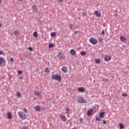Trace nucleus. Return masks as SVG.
<instances>
[{"label": "nucleus", "mask_w": 129, "mask_h": 129, "mask_svg": "<svg viewBox=\"0 0 129 129\" xmlns=\"http://www.w3.org/2000/svg\"><path fill=\"white\" fill-rule=\"evenodd\" d=\"M52 78L53 80H56L58 82H61V79H62V77L59 75H52Z\"/></svg>", "instance_id": "1"}, {"label": "nucleus", "mask_w": 129, "mask_h": 129, "mask_svg": "<svg viewBox=\"0 0 129 129\" xmlns=\"http://www.w3.org/2000/svg\"><path fill=\"white\" fill-rule=\"evenodd\" d=\"M89 42L91 43V44H92L93 45H96L97 43H98V41H97V39L91 37L89 39Z\"/></svg>", "instance_id": "2"}, {"label": "nucleus", "mask_w": 129, "mask_h": 129, "mask_svg": "<svg viewBox=\"0 0 129 129\" xmlns=\"http://www.w3.org/2000/svg\"><path fill=\"white\" fill-rule=\"evenodd\" d=\"M18 114L20 118H22V119L26 118V114L24 112H18Z\"/></svg>", "instance_id": "3"}, {"label": "nucleus", "mask_w": 129, "mask_h": 129, "mask_svg": "<svg viewBox=\"0 0 129 129\" xmlns=\"http://www.w3.org/2000/svg\"><path fill=\"white\" fill-rule=\"evenodd\" d=\"M77 100L78 102H79V103H84V102H85V100L84 99L83 97H78Z\"/></svg>", "instance_id": "4"}, {"label": "nucleus", "mask_w": 129, "mask_h": 129, "mask_svg": "<svg viewBox=\"0 0 129 129\" xmlns=\"http://www.w3.org/2000/svg\"><path fill=\"white\" fill-rule=\"evenodd\" d=\"M59 116L62 121L65 122V121H66V120H67V118L66 117V116L65 115H62V114H60Z\"/></svg>", "instance_id": "5"}, {"label": "nucleus", "mask_w": 129, "mask_h": 129, "mask_svg": "<svg viewBox=\"0 0 129 129\" xmlns=\"http://www.w3.org/2000/svg\"><path fill=\"white\" fill-rule=\"evenodd\" d=\"M61 71L63 73H67V72H68V68H67V67L63 66L61 68Z\"/></svg>", "instance_id": "6"}, {"label": "nucleus", "mask_w": 129, "mask_h": 129, "mask_svg": "<svg viewBox=\"0 0 129 129\" xmlns=\"http://www.w3.org/2000/svg\"><path fill=\"white\" fill-rule=\"evenodd\" d=\"M93 113V109H89L87 112V114L88 116H90L91 114Z\"/></svg>", "instance_id": "7"}, {"label": "nucleus", "mask_w": 129, "mask_h": 129, "mask_svg": "<svg viewBox=\"0 0 129 129\" xmlns=\"http://www.w3.org/2000/svg\"><path fill=\"white\" fill-rule=\"evenodd\" d=\"M94 14L96 17H98V18H100V17H101V13L98 11H95Z\"/></svg>", "instance_id": "8"}, {"label": "nucleus", "mask_w": 129, "mask_h": 129, "mask_svg": "<svg viewBox=\"0 0 129 129\" xmlns=\"http://www.w3.org/2000/svg\"><path fill=\"white\" fill-rule=\"evenodd\" d=\"M33 108L35 111H40L41 110V107L39 105L34 106Z\"/></svg>", "instance_id": "9"}, {"label": "nucleus", "mask_w": 129, "mask_h": 129, "mask_svg": "<svg viewBox=\"0 0 129 129\" xmlns=\"http://www.w3.org/2000/svg\"><path fill=\"white\" fill-rule=\"evenodd\" d=\"M57 56L58 58H59V59H62V58H63V56H64V54L62 52H59L58 53Z\"/></svg>", "instance_id": "10"}, {"label": "nucleus", "mask_w": 129, "mask_h": 129, "mask_svg": "<svg viewBox=\"0 0 129 129\" xmlns=\"http://www.w3.org/2000/svg\"><path fill=\"white\" fill-rule=\"evenodd\" d=\"M111 59V57L108 55H106L104 58L105 61H106L107 62V61H109Z\"/></svg>", "instance_id": "11"}, {"label": "nucleus", "mask_w": 129, "mask_h": 129, "mask_svg": "<svg viewBox=\"0 0 129 129\" xmlns=\"http://www.w3.org/2000/svg\"><path fill=\"white\" fill-rule=\"evenodd\" d=\"M7 116L9 119H12V118H13V116H12V113L10 112L8 113Z\"/></svg>", "instance_id": "12"}, {"label": "nucleus", "mask_w": 129, "mask_h": 129, "mask_svg": "<svg viewBox=\"0 0 129 129\" xmlns=\"http://www.w3.org/2000/svg\"><path fill=\"white\" fill-rule=\"evenodd\" d=\"M78 91H79V92H84L85 89L83 87H80L78 88Z\"/></svg>", "instance_id": "13"}, {"label": "nucleus", "mask_w": 129, "mask_h": 129, "mask_svg": "<svg viewBox=\"0 0 129 129\" xmlns=\"http://www.w3.org/2000/svg\"><path fill=\"white\" fill-rule=\"evenodd\" d=\"M120 40L122 42H124V41H126V38H125L124 36H120Z\"/></svg>", "instance_id": "14"}, {"label": "nucleus", "mask_w": 129, "mask_h": 129, "mask_svg": "<svg viewBox=\"0 0 129 129\" xmlns=\"http://www.w3.org/2000/svg\"><path fill=\"white\" fill-rule=\"evenodd\" d=\"M32 8L33 9L35 13H37V12H38V8L36 6V5H33Z\"/></svg>", "instance_id": "15"}, {"label": "nucleus", "mask_w": 129, "mask_h": 129, "mask_svg": "<svg viewBox=\"0 0 129 129\" xmlns=\"http://www.w3.org/2000/svg\"><path fill=\"white\" fill-rule=\"evenodd\" d=\"M34 94V95H37V96H40V95H41V93L38 91H35Z\"/></svg>", "instance_id": "16"}, {"label": "nucleus", "mask_w": 129, "mask_h": 129, "mask_svg": "<svg viewBox=\"0 0 129 129\" xmlns=\"http://www.w3.org/2000/svg\"><path fill=\"white\" fill-rule=\"evenodd\" d=\"M70 53L71 54H72V55H76V51L74 49H71L70 50Z\"/></svg>", "instance_id": "17"}, {"label": "nucleus", "mask_w": 129, "mask_h": 129, "mask_svg": "<svg viewBox=\"0 0 129 129\" xmlns=\"http://www.w3.org/2000/svg\"><path fill=\"white\" fill-rule=\"evenodd\" d=\"M105 114V112H102L100 113L99 114V116L100 117V118H103V117H104V114Z\"/></svg>", "instance_id": "18"}, {"label": "nucleus", "mask_w": 129, "mask_h": 129, "mask_svg": "<svg viewBox=\"0 0 129 129\" xmlns=\"http://www.w3.org/2000/svg\"><path fill=\"white\" fill-rule=\"evenodd\" d=\"M4 61H5V59H4V57H0V66L4 63Z\"/></svg>", "instance_id": "19"}, {"label": "nucleus", "mask_w": 129, "mask_h": 129, "mask_svg": "<svg viewBox=\"0 0 129 129\" xmlns=\"http://www.w3.org/2000/svg\"><path fill=\"white\" fill-rule=\"evenodd\" d=\"M14 34L15 36H19L20 32H19V31H15Z\"/></svg>", "instance_id": "20"}, {"label": "nucleus", "mask_w": 129, "mask_h": 129, "mask_svg": "<svg viewBox=\"0 0 129 129\" xmlns=\"http://www.w3.org/2000/svg\"><path fill=\"white\" fill-rule=\"evenodd\" d=\"M56 35H57V33L56 32H52L51 33V37H56Z\"/></svg>", "instance_id": "21"}, {"label": "nucleus", "mask_w": 129, "mask_h": 129, "mask_svg": "<svg viewBox=\"0 0 129 129\" xmlns=\"http://www.w3.org/2000/svg\"><path fill=\"white\" fill-rule=\"evenodd\" d=\"M80 54L82 56H85L86 55V51H81Z\"/></svg>", "instance_id": "22"}, {"label": "nucleus", "mask_w": 129, "mask_h": 129, "mask_svg": "<svg viewBox=\"0 0 129 129\" xmlns=\"http://www.w3.org/2000/svg\"><path fill=\"white\" fill-rule=\"evenodd\" d=\"M119 126H120V129H123L124 128V125H123V124L122 123H120L119 124Z\"/></svg>", "instance_id": "23"}, {"label": "nucleus", "mask_w": 129, "mask_h": 129, "mask_svg": "<svg viewBox=\"0 0 129 129\" xmlns=\"http://www.w3.org/2000/svg\"><path fill=\"white\" fill-rule=\"evenodd\" d=\"M33 36H34V38H38V34L37 33V32H34Z\"/></svg>", "instance_id": "24"}, {"label": "nucleus", "mask_w": 129, "mask_h": 129, "mask_svg": "<svg viewBox=\"0 0 129 129\" xmlns=\"http://www.w3.org/2000/svg\"><path fill=\"white\" fill-rule=\"evenodd\" d=\"M96 120L97 121H101V118L100 117H96Z\"/></svg>", "instance_id": "25"}, {"label": "nucleus", "mask_w": 129, "mask_h": 129, "mask_svg": "<svg viewBox=\"0 0 129 129\" xmlns=\"http://www.w3.org/2000/svg\"><path fill=\"white\" fill-rule=\"evenodd\" d=\"M69 28L71 30H73V24H69Z\"/></svg>", "instance_id": "26"}, {"label": "nucleus", "mask_w": 129, "mask_h": 129, "mask_svg": "<svg viewBox=\"0 0 129 129\" xmlns=\"http://www.w3.org/2000/svg\"><path fill=\"white\" fill-rule=\"evenodd\" d=\"M95 62L97 64H99V63H100V59H96Z\"/></svg>", "instance_id": "27"}, {"label": "nucleus", "mask_w": 129, "mask_h": 129, "mask_svg": "<svg viewBox=\"0 0 129 129\" xmlns=\"http://www.w3.org/2000/svg\"><path fill=\"white\" fill-rule=\"evenodd\" d=\"M102 81H104L105 82H108V79L103 78L102 79Z\"/></svg>", "instance_id": "28"}, {"label": "nucleus", "mask_w": 129, "mask_h": 129, "mask_svg": "<svg viewBox=\"0 0 129 129\" xmlns=\"http://www.w3.org/2000/svg\"><path fill=\"white\" fill-rule=\"evenodd\" d=\"M52 47H54V44H53V43H50L49 44V48H52Z\"/></svg>", "instance_id": "29"}, {"label": "nucleus", "mask_w": 129, "mask_h": 129, "mask_svg": "<svg viewBox=\"0 0 129 129\" xmlns=\"http://www.w3.org/2000/svg\"><path fill=\"white\" fill-rule=\"evenodd\" d=\"M23 73V71H18V75H21Z\"/></svg>", "instance_id": "30"}, {"label": "nucleus", "mask_w": 129, "mask_h": 129, "mask_svg": "<svg viewBox=\"0 0 129 129\" xmlns=\"http://www.w3.org/2000/svg\"><path fill=\"white\" fill-rule=\"evenodd\" d=\"M17 95L18 97H21V93H20V92H17Z\"/></svg>", "instance_id": "31"}, {"label": "nucleus", "mask_w": 129, "mask_h": 129, "mask_svg": "<svg viewBox=\"0 0 129 129\" xmlns=\"http://www.w3.org/2000/svg\"><path fill=\"white\" fill-rule=\"evenodd\" d=\"M127 96V94H126V93H123L122 94V96H123V97H126Z\"/></svg>", "instance_id": "32"}, {"label": "nucleus", "mask_w": 129, "mask_h": 129, "mask_svg": "<svg viewBox=\"0 0 129 129\" xmlns=\"http://www.w3.org/2000/svg\"><path fill=\"white\" fill-rule=\"evenodd\" d=\"M105 34V33L104 32V30H103L101 32V35H102L103 36H104Z\"/></svg>", "instance_id": "33"}, {"label": "nucleus", "mask_w": 129, "mask_h": 129, "mask_svg": "<svg viewBox=\"0 0 129 129\" xmlns=\"http://www.w3.org/2000/svg\"><path fill=\"white\" fill-rule=\"evenodd\" d=\"M69 110H70V109L68 108H66L67 113H69Z\"/></svg>", "instance_id": "34"}, {"label": "nucleus", "mask_w": 129, "mask_h": 129, "mask_svg": "<svg viewBox=\"0 0 129 129\" xmlns=\"http://www.w3.org/2000/svg\"><path fill=\"white\" fill-rule=\"evenodd\" d=\"M28 50H29L30 51H33V48H32V47H29Z\"/></svg>", "instance_id": "35"}, {"label": "nucleus", "mask_w": 129, "mask_h": 129, "mask_svg": "<svg viewBox=\"0 0 129 129\" xmlns=\"http://www.w3.org/2000/svg\"><path fill=\"white\" fill-rule=\"evenodd\" d=\"M80 122L82 123V122H83V118H81L80 119Z\"/></svg>", "instance_id": "36"}, {"label": "nucleus", "mask_w": 129, "mask_h": 129, "mask_svg": "<svg viewBox=\"0 0 129 129\" xmlns=\"http://www.w3.org/2000/svg\"><path fill=\"white\" fill-rule=\"evenodd\" d=\"M58 3H61V4H62V3H63V0H58Z\"/></svg>", "instance_id": "37"}, {"label": "nucleus", "mask_w": 129, "mask_h": 129, "mask_svg": "<svg viewBox=\"0 0 129 129\" xmlns=\"http://www.w3.org/2000/svg\"><path fill=\"white\" fill-rule=\"evenodd\" d=\"M45 72H46V73H49V71H48V68H46L45 69Z\"/></svg>", "instance_id": "38"}, {"label": "nucleus", "mask_w": 129, "mask_h": 129, "mask_svg": "<svg viewBox=\"0 0 129 129\" xmlns=\"http://www.w3.org/2000/svg\"><path fill=\"white\" fill-rule=\"evenodd\" d=\"M23 129H29V128H28V127H27L26 126H23Z\"/></svg>", "instance_id": "39"}, {"label": "nucleus", "mask_w": 129, "mask_h": 129, "mask_svg": "<svg viewBox=\"0 0 129 129\" xmlns=\"http://www.w3.org/2000/svg\"><path fill=\"white\" fill-rule=\"evenodd\" d=\"M10 60H11V62H14V58H11L10 59Z\"/></svg>", "instance_id": "40"}, {"label": "nucleus", "mask_w": 129, "mask_h": 129, "mask_svg": "<svg viewBox=\"0 0 129 129\" xmlns=\"http://www.w3.org/2000/svg\"><path fill=\"white\" fill-rule=\"evenodd\" d=\"M104 124H106V121L105 120H103Z\"/></svg>", "instance_id": "41"}, {"label": "nucleus", "mask_w": 129, "mask_h": 129, "mask_svg": "<svg viewBox=\"0 0 129 129\" xmlns=\"http://www.w3.org/2000/svg\"><path fill=\"white\" fill-rule=\"evenodd\" d=\"M3 27V23H0V28H2Z\"/></svg>", "instance_id": "42"}, {"label": "nucleus", "mask_w": 129, "mask_h": 129, "mask_svg": "<svg viewBox=\"0 0 129 129\" xmlns=\"http://www.w3.org/2000/svg\"><path fill=\"white\" fill-rule=\"evenodd\" d=\"M75 35H77L78 34V31H75Z\"/></svg>", "instance_id": "43"}, {"label": "nucleus", "mask_w": 129, "mask_h": 129, "mask_svg": "<svg viewBox=\"0 0 129 129\" xmlns=\"http://www.w3.org/2000/svg\"><path fill=\"white\" fill-rule=\"evenodd\" d=\"M27 109H26V108H24V111L25 112H27Z\"/></svg>", "instance_id": "44"}, {"label": "nucleus", "mask_w": 129, "mask_h": 129, "mask_svg": "<svg viewBox=\"0 0 129 129\" xmlns=\"http://www.w3.org/2000/svg\"><path fill=\"white\" fill-rule=\"evenodd\" d=\"M3 51H0V55H3Z\"/></svg>", "instance_id": "45"}, {"label": "nucleus", "mask_w": 129, "mask_h": 129, "mask_svg": "<svg viewBox=\"0 0 129 129\" xmlns=\"http://www.w3.org/2000/svg\"><path fill=\"white\" fill-rule=\"evenodd\" d=\"M100 42H102V38L99 39Z\"/></svg>", "instance_id": "46"}, {"label": "nucleus", "mask_w": 129, "mask_h": 129, "mask_svg": "<svg viewBox=\"0 0 129 129\" xmlns=\"http://www.w3.org/2000/svg\"><path fill=\"white\" fill-rule=\"evenodd\" d=\"M2 2H3V0H0V4H1V3H2Z\"/></svg>", "instance_id": "47"}, {"label": "nucleus", "mask_w": 129, "mask_h": 129, "mask_svg": "<svg viewBox=\"0 0 129 129\" xmlns=\"http://www.w3.org/2000/svg\"><path fill=\"white\" fill-rule=\"evenodd\" d=\"M11 35H12V36H13V33H11Z\"/></svg>", "instance_id": "48"}, {"label": "nucleus", "mask_w": 129, "mask_h": 129, "mask_svg": "<svg viewBox=\"0 0 129 129\" xmlns=\"http://www.w3.org/2000/svg\"><path fill=\"white\" fill-rule=\"evenodd\" d=\"M84 15H85V16H86V13H85Z\"/></svg>", "instance_id": "49"}, {"label": "nucleus", "mask_w": 129, "mask_h": 129, "mask_svg": "<svg viewBox=\"0 0 129 129\" xmlns=\"http://www.w3.org/2000/svg\"><path fill=\"white\" fill-rule=\"evenodd\" d=\"M73 129H77V128H73Z\"/></svg>", "instance_id": "50"}, {"label": "nucleus", "mask_w": 129, "mask_h": 129, "mask_svg": "<svg viewBox=\"0 0 129 129\" xmlns=\"http://www.w3.org/2000/svg\"><path fill=\"white\" fill-rule=\"evenodd\" d=\"M19 1H22V0H19Z\"/></svg>", "instance_id": "51"}]
</instances>
